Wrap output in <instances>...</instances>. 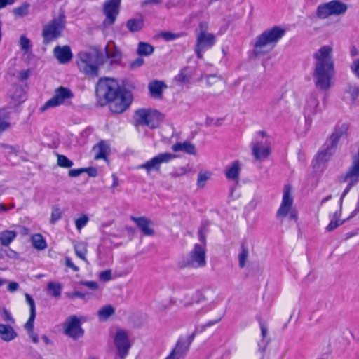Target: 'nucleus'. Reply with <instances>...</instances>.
Returning <instances> with one entry per match:
<instances>
[{
  "mask_svg": "<svg viewBox=\"0 0 359 359\" xmlns=\"http://www.w3.org/2000/svg\"><path fill=\"white\" fill-rule=\"evenodd\" d=\"M351 69L355 76L359 77V59L353 61L351 65Z\"/></svg>",
  "mask_w": 359,
  "mask_h": 359,
  "instance_id": "54",
  "label": "nucleus"
},
{
  "mask_svg": "<svg viewBox=\"0 0 359 359\" xmlns=\"http://www.w3.org/2000/svg\"><path fill=\"white\" fill-rule=\"evenodd\" d=\"M89 219L86 215H83L81 217H79L75 220V225L78 230H81L88 223Z\"/></svg>",
  "mask_w": 359,
  "mask_h": 359,
  "instance_id": "46",
  "label": "nucleus"
},
{
  "mask_svg": "<svg viewBox=\"0 0 359 359\" xmlns=\"http://www.w3.org/2000/svg\"><path fill=\"white\" fill-rule=\"evenodd\" d=\"M240 170L241 168L238 161H234L226 168L225 176L229 180L238 181Z\"/></svg>",
  "mask_w": 359,
  "mask_h": 359,
  "instance_id": "27",
  "label": "nucleus"
},
{
  "mask_svg": "<svg viewBox=\"0 0 359 359\" xmlns=\"http://www.w3.org/2000/svg\"><path fill=\"white\" fill-rule=\"evenodd\" d=\"M53 55L60 64H66L71 61L73 55L69 46H57L53 49Z\"/></svg>",
  "mask_w": 359,
  "mask_h": 359,
  "instance_id": "21",
  "label": "nucleus"
},
{
  "mask_svg": "<svg viewBox=\"0 0 359 359\" xmlns=\"http://www.w3.org/2000/svg\"><path fill=\"white\" fill-rule=\"evenodd\" d=\"M99 278L100 280L103 282H108L112 279L111 277V271L110 269H107L103 271H101L99 274Z\"/></svg>",
  "mask_w": 359,
  "mask_h": 359,
  "instance_id": "49",
  "label": "nucleus"
},
{
  "mask_svg": "<svg viewBox=\"0 0 359 359\" xmlns=\"http://www.w3.org/2000/svg\"><path fill=\"white\" fill-rule=\"evenodd\" d=\"M16 337L17 333L12 326L0 323V337L3 341H11Z\"/></svg>",
  "mask_w": 359,
  "mask_h": 359,
  "instance_id": "26",
  "label": "nucleus"
},
{
  "mask_svg": "<svg viewBox=\"0 0 359 359\" xmlns=\"http://www.w3.org/2000/svg\"><path fill=\"white\" fill-rule=\"evenodd\" d=\"M292 193L293 191L291 186L289 184L285 185L281 204L276 212L278 218L282 219L287 217L290 219L297 220L298 214L293 206L294 198Z\"/></svg>",
  "mask_w": 359,
  "mask_h": 359,
  "instance_id": "8",
  "label": "nucleus"
},
{
  "mask_svg": "<svg viewBox=\"0 0 359 359\" xmlns=\"http://www.w3.org/2000/svg\"><path fill=\"white\" fill-rule=\"evenodd\" d=\"M206 81H207L208 85H209V86H211V85H213L215 83H217L221 86H223V84H224L223 81L220 78H219L215 75H210V76H207Z\"/></svg>",
  "mask_w": 359,
  "mask_h": 359,
  "instance_id": "48",
  "label": "nucleus"
},
{
  "mask_svg": "<svg viewBox=\"0 0 359 359\" xmlns=\"http://www.w3.org/2000/svg\"><path fill=\"white\" fill-rule=\"evenodd\" d=\"M252 149L254 156L257 160L263 161L269 156L271 144L264 132H259L258 136L252 143Z\"/></svg>",
  "mask_w": 359,
  "mask_h": 359,
  "instance_id": "13",
  "label": "nucleus"
},
{
  "mask_svg": "<svg viewBox=\"0 0 359 359\" xmlns=\"http://www.w3.org/2000/svg\"><path fill=\"white\" fill-rule=\"evenodd\" d=\"M103 62V55L96 50L81 52L78 55L77 65L79 70L87 76H97L99 66Z\"/></svg>",
  "mask_w": 359,
  "mask_h": 359,
  "instance_id": "4",
  "label": "nucleus"
},
{
  "mask_svg": "<svg viewBox=\"0 0 359 359\" xmlns=\"http://www.w3.org/2000/svg\"><path fill=\"white\" fill-rule=\"evenodd\" d=\"M347 9V4L339 0H332L320 4L317 8L316 15L320 19H325L331 15H343Z\"/></svg>",
  "mask_w": 359,
  "mask_h": 359,
  "instance_id": "12",
  "label": "nucleus"
},
{
  "mask_svg": "<svg viewBox=\"0 0 359 359\" xmlns=\"http://www.w3.org/2000/svg\"><path fill=\"white\" fill-rule=\"evenodd\" d=\"M74 96L73 92L69 88L60 86L55 89L53 96L41 107L40 111L44 112L50 108L66 104Z\"/></svg>",
  "mask_w": 359,
  "mask_h": 359,
  "instance_id": "11",
  "label": "nucleus"
},
{
  "mask_svg": "<svg viewBox=\"0 0 359 359\" xmlns=\"http://www.w3.org/2000/svg\"><path fill=\"white\" fill-rule=\"evenodd\" d=\"M131 220L133 221L138 228L142 231V233L146 236H152L154 232L153 229L150 226L151 224V220L144 217H135L132 216L130 217Z\"/></svg>",
  "mask_w": 359,
  "mask_h": 359,
  "instance_id": "22",
  "label": "nucleus"
},
{
  "mask_svg": "<svg viewBox=\"0 0 359 359\" xmlns=\"http://www.w3.org/2000/svg\"><path fill=\"white\" fill-rule=\"evenodd\" d=\"M313 59L314 83L318 88L327 90L332 86L335 75L332 47L329 45L321 46L313 53Z\"/></svg>",
  "mask_w": 359,
  "mask_h": 359,
  "instance_id": "2",
  "label": "nucleus"
},
{
  "mask_svg": "<svg viewBox=\"0 0 359 359\" xmlns=\"http://www.w3.org/2000/svg\"><path fill=\"white\" fill-rule=\"evenodd\" d=\"M76 255L81 259L86 261L87 245L84 242H76L74 244Z\"/></svg>",
  "mask_w": 359,
  "mask_h": 359,
  "instance_id": "34",
  "label": "nucleus"
},
{
  "mask_svg": "<svg viewBox=\"0 0 359 359\" xmlns=\"http://www.w3.org/2000/svg\"><path fill=\"white\" fill-rule=\"evenodd\" d=\"M249 257V250L248 248L245 245H242L240 248V252L238 253V264L240 268L243 269L245 266V264L248 262Z\"/></svg>",
  "mask_w": 359,
  "mask_h": 359,
  "instance_id": "35",
  "label": "nucleus"
},
{
  "mask_svg": "<svg viewBox=\"0 0 359 359\" xmlns=\"http://www.w3.org/2000/svg\"><path fill=\"white\" fill-rule=\"evenodd\" d=\"M28 333H29V337L32 338V341L34 343L36 344L39 342L38 335L36 333H34V330L29 332Z\"/></svg>",
  "mask_w": 359,
  "mask_h": 359,
  "instance_id": "62",
  "label": "nucleus"
},
{
  "mask_svg": "<svg viewBox=\"0 0 359 359\" xmlns=\"http://www.w3.org/2000/svg\"><path fill=\"white\" fill-rule=\"evenodd\" d=\"M163 119V116L158 111L151 108L137 109L134 114L135 126H147L149 128H157Z\"/></svg>",
  "mask_w": 359,
  "mask_h": 359,
  "instance_id": "7",
  "label": "nucleus"
},
{
  "mask_svg": "<svg viewBox=\"0 0 359 359\" xmlns=\"http://www.w3.org/2000/svg\"><path fill=\"white\" fill-rule=\"evenodd\" d=\"M29 71H22L20 73V78L21 80H25L29 77Z\"/></svg>",
  "mask_w": 359,
  "mask_h": 359,
  "instance_id": "64",
  "label": "nucleus"
},
{
  "mask_svg": "<svg viewBox=\"0 0 359 359\" xmlns=\"http://www.w3.org/2000/svg\"><path fill=\"white\" fill-rule=\"evenodd\" d=\"M17 232L11 230H4L0 232V243L3 246H8L17 237Z\"/></svg>",
  "mask_w": 359,
  "mask_h": 359,
  "instance_id": "28",
  "label": "nucleus"
},
{
  "mask_svg": "<svg viewBox=\"0 0 359 359\" xmlns=\"http://www.w3.org/2000/svg\"><path fill=\"white\" fill-rule=\"evenodd\" d=\"M35 317L36 313H30L29 318L25 325V327L28 331V332L34 330V322Z\"/></svg>",
  "mask_w": 359,
  "mask_h": 359,
  "instance_id": "50",
  "label": "nucleus"
},
{
  "mask_svg": "<svg viewBox=\"0 0 359 359\" xmlns=\"http://www.w3.org/2000/svg\"><path fill=\"white\" fill-rule=\"evenodd\" d=\"M144 60L142 57H137V59L131 62L130 67L132 68H137L142 66Z\"/></svg>",
  "mask_w": 359,
  "mask_h": 359,
  "instance_id": "56",
  "label": "nucleus"
},
{
  "mask_svg": "<svg viewBox=\"0 0 359 359\" xmlns=\"http://www.w3.org/2000/svg\"><path fill=\"white\" fill-rule=\"evenodd\" d=\"M30 4L28 2H24L20 6L13 9L12 12L16 18H23L28 15Z\"/></svg>",
  "mask_w": 359,
  "mask_h": 359,
  "instance_id": "33",
  "label": "nucleus"
},
{
  "mask_svg": "<svg viewBox=\"0 0 359 359\" xmlns=\"http://www.w3.org/2000/svg\"><path fill=\"white\" fill-rule=\"evenodd\" d=\"M205 247L199 244H196L193 250L191 251L189 254L187 265L192 268H200L205 266Z\"/></svg>",
  "mask_w": 359,
  "mask_h": 359,
  "instance_id": "19",
  "label": "nucleus"
},
{
  "mask_svg": "<svg viewBox=\"0 0 359 359\" xmlns=\"http://www.w3.org/2000/svg\"><path fill=\"white\" fill-rule=\"evenodd\" d=\"M65 262L66 266L67 267L72 269L74 271H78L79 270V268L73 263L70 258L67 257L65 259Z\"/></svg>",
  "mask_w": 359,
  "mask_h": 359,
  "instance_id": "59",
  "label": "nucleus"
},
{
  "mask_svg": "<svg viewBox=\"0 0 359 359\" xmlns=\"http://www.w3.org/2000/svg\"><path fill=\"white\" fill-rule=\"evenodd\" d=\"M93 151L94 153L95 159L107 160V157L110 152V148L104 141H101L93 147Z\"/></svg>",
  "mask_w": 359,
  "mask_h": 359,
  "instance_id": "23",
  "label": "nucleus"
},
{
  "mask_svg": "<svg viewBox=\"0 0 359 359\" xmlns=\"http://www.w3.org/2000/svg\"><path fill=\"white\" fill-rule=\"evenodd\" d=\"M33 246L38 250H44L47 245L46 241L41 234H34L32 238Z\"/></svg>",
  "mask_w": 359,
  "mask_h": 359,
  "instance_id": "36",
  "label": "nucleus"
},
{
  "mask_svg": "<svg viewBox=\"0 0 359 359\" xmlns=\"http://www.w3.org/2000/svg\"><path fill=\"white\" fill-rule=\"evenodd\" d=\"M62 215V211L57 206H54L52 209L51 217L50 222L51 224H55L58 221Z\"/></svg>",
  "mask_w": 359,
  "mask_h": 359,
  "instance_id": "44",
  "label": "nucleus"
},
{
  "mask_svg": "<svg viewBox=\"0 0 359 359\" xmlns=\"http://www.w3.org/2000/svg\"><path fill=\"white\" fill-rule=\"evenodd\" d=\"M212 173L210 171H201L198 175L197 186L199 188L205 187L206 182L210 178Z\"/></svg>",
  "mask_w": 359,
  "mask_h": 359,
  "instance_id": "40",
  "label": "nucleus"
},
{
  "mask_svg": "<svg viewBox=\"0 0 359 359\" xmlns=\"http://www.w3.org/2000/svg\"><path fill=\"white\" fill-rule=\"evenodd\" d=\"M114 311V309L112 306L106 305L98 311L97 314L100 320H105L113 315Z\"/></svg>",
  "mask_w": 359,
  "mask_h": 359,
  "instance_id": "37",
  "label": "nucleus"
},
{
  "mask_svg": "<svg viewBox=\"0 0 359 359\" xmlns=\"http://www.w3.org/2000/svg\"><path fill=\"white\" fill-rule=\"evenodd\" d=\"M114 345L116 351V355L124 359L129 353L132 343L129 339L128 332L123 329H118L114 336Z\"/></svg>",
  "mask_w": 359,
  "mask_h": 359,
  "instance_id": "14",
  "label": "nucleus"
},
{
  "mask_svg": "<svg viewBox=\"0 0 359 359\" xmlns=\"http://www.w3.org/2000/svg\"><path fill=\"white\" fill-rule=\"evenodd\" d=\"M208 25L203 22L199 24V32L196 35L195 53L198 58L203 57V53L211 48L216 43L214 34L208 32Z\"/></svg>",
  "mask_w": 359,
  "mask_h": 359,
  "instance_id": "9",
  "label": "nucleus"
},
{
  "mask_svg": "<svg viewBox=\"0 0 359 359\" xmlns=\"http://www.w3.org/2000/svg\"><path fill=\"white\" fill-rule=\"evenodd\" d=\"M83 284L84 285H86V287H88L90 289H93V290H96L98 287L97 283L95 281H86V282H84Z\"/></svg>",
  "mask_w": 359,
  "mask_h": 359,
  "instance_id": "60",
  "label": "nucleus"
},
{
  "mask_svg": "<svg viewBox=\"0 0 359 359\" xmlns=\"http://www.w3.org/2000/svg\"><path fill=\"white\" fill-rule=\"evenodd\" d=\"M9 96L15 102L14 104H18L25 100L23 89L19 86H13L9 93Z\"/></svg>",
  "mask_w": 359,
  "mask_h": 359,
  "instance_id": "30",
  "label": "nucleus"
},
{
  "mask_svg": "<svg viewBox=\"0 0 359 359\" xmlns=\"http://www.w3.org/2000/svg\"><path fill=\"white\" fill-rule=\"evenodd\" d=\"M65 18L64 15H60L57 18L50 20L47 25L43 26L42 36L43 43L48 44L62 35L65 28Z\"/></svg>",
  "mask_w": 359,
  "mask_h": 359,
  "instance_id": "10",
  "label": "nucleus"
},
{
  "mask_svg": "<svg viewBox=\"0 0 359 359\" xmlns=\"http://www.w3.org/2000/svg\"><path fill=\"white\" fill-rule=\"evenodd\" d=\"M154 52L152 46L147 43L140 42L137 48V53L140 55L148 56Z\"/></svg>",
  "mask_w": 359,
  "mask_h": 359,
  "instance_id": "38",
  "label": "nucleus"
},
{
  "mask_svg": "<svg viewBox=\"0 0 359 359\" xmlns=\"http://www.w3.org/2000/svg\"><path fill=\"white\" fill-rule=\"evenodd\" d=\"M179 36H180L179 34H175L171 32H165L163 34V37L166 41H172V40L177 39Z\"/></svg>",
  "mask_w": 359,
  "mask_h": 359,
  "instance_id": "55",
  "label": "nucleus"
},
{
  "mask_svg": "<svg viewBox=\"0 0 359 359\" xmlns=\"http://www.w3.org/2000/svg\"><path fill=\"white\" fill-rule=\"evenodd\" d=\"M340 213L338 212H336L334 215L333 218L331 219L330 222L326 227L327 231H332L334 229H335L337 227H338L339 225L342 224L343 222L340 221Z\"/></svg>",
  "mask_w": 359,
  "mask_h": 359,
  "instance_id": "41",
  "label": "nucleus"
},
{
  "mask_svg": "<svg viewBox=\"0 0 359 359\" xmlns=\"http://www.w3.org/2000/svg\"><path fill=\"white\" fill-rule=\"evenodd\" d=\"M48 290L51 296L60 297L62 292V285L57 283L50 282L48 284Z\"/></svg>",
  "mask_w": 359,
  "mask_h": 359,
  "instance_id": "39",
  "label": "nucleus"
},
{
  "mask_svg": "<svg viewBox=\"0 0 359 359\" xmlns=\"http://www.w3.org/2000/svg\"><path fill=\"white\" fill-rule=\"evenodd\" d=\"M172 149L175 152L183 151L191 155H195L196 154L195 146L188 141L177 142L173 144L172 146Z\"/></svg>",
  "mask_w": 359,
  "mask_h": 359,
  "instance_id": "25",
  "label": "nucleus"
},
{
  "mask_svg": "<svg viewBox=\"0 0 359 359\" xmlns=\"http://www.w3.org/2000/svg\"><path fill=\"white\" fill-rule=\"evenodd\" d=\"M285 29L273 26L265 29L256 36L252 43V50L255 56H262L270 53L285 36Z\"/></svg>",
  "mask_w": 359,
  "mask_h": 359,
  "instance_id": "3",
  "label": "nucleus"
},
{
  "mask_svg": "<svg viewBox=\"0 0 359 359\" xmlns=\"http://www.w3.org/2000/svg\"><path fill=\"white\" fill-rule=\"evenodd\" d=\"M20 46L22 50H29L31 48L30 40L25 35H22L20 39Z\"/></svg>",
  "mask_w": 359,
  "mask_h": 359,
  "instance_id": "47",
  "label": "nucleus"
},
{
  "mask_svg": "<svg viewBox=\"0 0 359 359\" xmlns=\"http://www.w3.org/2000/svg\"><path fill=\"white\" fill-rule=\"evenodd\" d=\"M126 26L131 32H139L144 26V19L142 17L130 18L126 22Z\"/></svg>",
  "mask_w": 359,
  "mask_h": 359,
  "instance_id": "29",
  "label": "nucleus"
},
{
  "mask_svg": "<svg viewBox=\"0 0 359 359\" xmlns=\"http://www.w3.org/2000/svg\"><path fill=\"white\" fill-rule=\"evenodd\" d=\"M346 94L352 104L355 103L359 97V87L355 86H350L346 90Z\"/></svg>",
  "mask_w": 359,
  "mask_h": 359,
  "instance_id": "42",
  "label": "nucleus"
},
{
  "mask_svg": "<svg viewBox=\"0 0 359 359\" xmlns=\"http://www.w3.org/2000/svg\"><path fill=\"white\" fill-rule=\"evenodd\" d=\"M348 126L342 124L335 128L334 133L325 142L323 148L319 151L314 159V167L326 162L334 152L339 139L346 133Z\"/></svg>",
  "mask_w": 359,
  "mask_h": 359,
  "instance_id": "6",
  "label": "nucleus"
},
{
  "mask_svg": "<svg viewBox=\"0 0 359 359\" xmlns=\"http://www.w3.org/2000/svg\"><path fill=\"white\" fill-rule=\"evenodd\" d=\"M57 165L60 167L69 168L73 165V162L64 155H57Z\"/></svg>",
  "mask_w": 359,
  "mask_h": 359,
  "instance_id": "43",
  "label": "nucleus"
},
{
  "mask_svg": "<svg viewBox=\"0 0 359 359\" xmlns=\"http://www.w3.org/2000/svg\"><path fill=\"white\" fill-rule=\"evenodd\" d=\"M176 157V155L171 153H160L145 163L139 165L137 168L145 170L147 174L152 171H159L161 164L168 163Z\"/></svg>",
  "mask_w": 359,
  "mask_h": 359,
  "instance_id": "15",
  "label": "nucleus"
},
{
  "mask_svg": "<svg viewBox=\"0 0 359 359\" xmlns=\"http://www.w3.org/2000/svg\"><path fill=\"white\" fill-rule=\"evenodd\" d=\"M86 170L85 169H74L71 170L69 172V175L72 177H76L79 176L81 173H83Z\"/></svg>",
  "mask_w": 359,
  "mask_h": 359,
  "instance_id": "58",
  "label": "nucleus"
},
{
  "mask_svg": "<svg viewBox=\"0 0 359 359\" xmlns=\"http://www.w3.org/2000/svg\"><path fill=\"white\" fill-rule=\"evenodd\" d=\"M222 318V316H219V318H216L214 320H210V321L207 322L205 324V326L211 327V326L214 325L215 324L219 323L221 320Z\"/></svg>",
  "mask_w": 359,
  "mask_h": 359,
  "instance_id": "63",
  "label": "nucleus"
},
{
  "mask_svg": "<svg viewBox=\"0 0 359 359\" xmlns=\"http://www.w3.org/2000/svg\"><path fill=\"white\" fill-rule=\"evenodd\" d=\"M121 0H106L102 6L105 19L103 21L104 27L112 25L119 14Z\"/></svg>",
  "mask_w": 359,
  "mask_h": 359,
  "instance_id": "16",
  "label": "nucleus"
},
{
  "mask_svg": "<svg viewBox=\"0 0 359 359\" xmlns=\"http://www.w3.org/2000/svg\"><path fill=\"white\" fill-rule=\"evenodd\" d=\"M166 88L165 83L161 81H153L148 86L151 96L154 98H161L163 90Z\"/></svg>",
  "mask_w": 359,
  "mask_h": 359,
  "instance_id": "24",
  "label": "nucleus"
},
{
  "mask_svg": "<svg viewBox=\"0 0 359 359\" xmlns=\"http://www.w3.org/2000/svg\"><path fill=\"white\" fill-rule=\"evenodd\" d=\"M320 111L318 95L316 93L308 94L303 107L306 122L311 124L312 118Z\"/></svg>",
  "mask_w": 359,
  "mask_h": 359,
  "instance_id": "18",
  "label": "nucleus"
},
{
  "mask_svg": "<svg viewBox=\"0 0 359 359\" xmlns=\"http://www.w3.org/2000/svg\"><path fill=\"white\" fill-rule=\"evenodd\" d=\"M11 127L10 113L6 109H0V135Z\"/></svg>",
  "mask_w": 359,
  "mask_h": 359,
  "instance_id": "31",
  "label": "nucleus"
},
{
  "mask_svg": "<svg viewBox=\"0 0 359 359\" xmlns=\"http://www.w3.org/2000/svg\"><path fill=\"white\" fill-rule=\"evenodd\" d=\"M19 284L16 282H11L8 285V290L10 292H15L19 289Z\"/></svg>",
  "mask_w": 359,
  "mask_h": 359,
  "instance_id": "57",
  "label": "nucleus"
},
{
  "mask_svg": "<svg viewBox=\"0 0 359 359\" xmlns=\"http://www.w3.org/2000/svg\"><path fill=\"white\" fill-rule=\"evenodd\" d=\"M0 149H2L6 155L11 154L16 151L13 146L6 144H0Z\"/></svg>",
  "mask_w": 359,
  "mask_h": 359,
  "instance_id": "51",
  "label": "nucleus"
},
{
  "mask_svg": "<svg viewBox=\"0 0 359 359\" xmlns=\"http://www.w3.org/2000/svg\"><path fill=\"white\" fill-rule=\"evenodd\" d=\"M67 296L72 299H74L76 298L83 299V298H85L86 294L82 292L76 291V292L67 293Z\"/></svg>",
  "mask_w": 359,
  "mask_h": 359,
  "instance_id": "53",
  "label": "nucleus"
},
{
  "mask_svg": "<svg viewBox=\"0 0 359 359\" xmlns=\"http://www.w3.org/2000/svg\"><path fill=\"white\" fill-rule=\"evenodd\" d=\"M348 126L342 124L335 128L334 133L325 142L323 148L319 151L314 159V167L326 162L334 152L339 139L346 133Z\"/></svg>",
  "mask_w": 359,
  "mask_h": 359,
  "instance_id": "5",
  "label": "nucleus"
},
{
  "mask_svg": "<svg viewBox=\"0 0 359 359\" xmlns=\"http://www.w3.org/2000/svg\"><path fill=\"white\" fill-rule=\"evenodd\" d=\"M96 95L102 105L109 103L114 114L123 112L131 104L132 93L120 87L118 82L111 78L100 79L96 86Z\"/></svg>",
  "mask_w": 359,
  "mask_h": 359,
  "instance_id": "1",
  "label": "nucleus"
},
{
  "mask_svg": "<svg viewBox=\"0 0 359 359\" xmlns=\"http://www.w3.org/2000/svg\"><path fill=\"white\" fill-rule=\"evenodd\" d=\"M193 337L189 339L180 338L170 354L165 359H183L189 350Z\"/></svg>",
  "mask_w": 359,
  "mask_h": 359,
  "instance_id": "20",
  "label": "nucleus"
},
{
  "mask_svg": "<svg viewBox=\"0 0 359 359\" xmlns=\"http://www.w3.org/2000/svg\"><path fill=\"white\" fill-rule=\"evenodd\" d=\"M106 53L107 57L110 60L111 63L118 64L121 60V53L115 47H106Z\"/></svg>",
  "mask_w": 359,
  "mask_h": 359,
  "instance_id": "32",
  "label": "nucleus"
},
{
  "mask_svg": "<svg viewBox=\"0 0 359 359\" xmlns=\"http://www.w3.org/2000/svg\"><path fill=\"white\" fill-rule=\"evenodd\" d=\"M0 316L4 321L11 323L12 324L15 323V319L6 308H3L0 310Z\"/></svg>",
  "mask_w": 359,
  "mask_h": 359,
  "instance_id": "45",
  "label": "nucleus"
},
{
  "mask_svg": "<svg viewBox=\"0 0 359 359\" xmlns=\"http://www.w3.org/2000/svg\"><path fill=\"white\" fill-rule=\"evenodd\" d=\"M80 319L74 315L68 317L64 325V333L69 337L77 339L83 337L84 330L81 326Z\"/></svg>",
  "mask_w": 359,
  "mask_h": 359,
  "instance_id": "17",
  "label": "nucleus"
},
{
  "mask_svg": "<svg viewBox=\"0 0 359 359\" xmlns=\"http://www.w3.org/2000/svg\"><path fill=\"white\" fill-rule=\"evenodd\" d=\"M25 299L30 307V313H36L35 303L32 297L29 294H25Z\"/></svg>",
  "mask_w": 359,
  "mask_h": 359,
  "instance_id": "52",
  "label": "nucleus"
},
{
  "mask_svg": "<svg viewBox=\"0 0 359 359\" xmlns=\"http://www.w3.org/2000/svg\"><path fill=\"white\" fill-rule=\"evenodd\" d=\"M15 0H0V9L5 8L6 6L13 5Z\"/></svg>",
  "mask_w": 359,
  "mask_h": 359,
  "instance_id": "61",
  "label": "nucleus"
}]
</instances>
